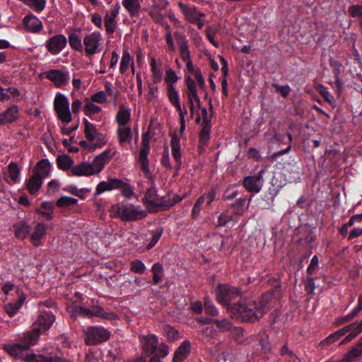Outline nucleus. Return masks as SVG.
Instances as JSON below:
<instances>
[{
  "label": "nucleus",
  "instance_id": "f257e3e1",
  "mask_svg": "<svg viewBox=\"0 0 362 362\" xmlns=\"http://www.w3.org/2000/svg\"><path fill=\"white\" fill-rule=\"evenodd\" d=\"M272 294L267 293L262 296V300L257 303L248 300H240L238 303L230 305L228 312L232 317L242 322H255L262 317L269 310V303Z\"/></svg>",
  "mask_w": 362,
  "mask_h": 362
},
{
  "label": "nucleus",
  "instance_id": "f03ea898",
  "mask_svg": "<svg viewBox=\"0 0 362 362\" xmlns=\"http://www.w3.org/2000/svg\"><path fill=\"white\" fill-rule=\"evenodd\" d=\"M117 152L115 146H109L98 155L92 163L83 162L71 167V175L81 177L98 174L103 170L105 165L117 154Z\"/></svg>",
  "mask_w": 362,
  "mask_h": 362
},
{
  "label": "nucleus",
  "instance_id": "7ed1b4c3",
  "mask_svg": "<svg viewBox=\"0 0 362 362\" xmlns=\"http://www.w3.org/2000/svg\"><path fill=\"white\" fill-rule=\"evenodd\" d=\"M39 338V329L35 328L27 332L21 339V342L16 344H6L3 346L4 350L10 356L16 358H22L24 361L25 356L23 354L30 346L36 344Z\"/></svg>",
  "mask_w": 362,
  "mask_h": 362
},
{
  "label": "nucleus",
  "instance_id": "20e7f679",
  "mask_svg": "<svg viewBox=\"0 0 362 362\" xmlns=\"http://www.w3.org/2000/svg\"><path fill=\"white\" fill-rule=\"evenodd\" d=\"M117 216L123 221H135L144 218L147 212L140 206L127 202H119L112 206Z\"/></svg>",
  "mask_w": 362,
  "mask_h": 362
},
{
  "label": "nucleus",
  "instance_id": "39448f33",
  "mask_svg": "<svg viewBox=\"0 0 362 362\" xmlns=\"http://www.w3.org/2000/svg\"><path fill=\"white\" fill-rule=\"evenodd\" d=\"M140 341L144 352L147 355L158 352L161 357H165L169 354L168 346L164 343L159 344L158 338L155 334L141 336Z\"/></svg>",
  "mask_w": 362,
  "mask_h": 362
},
{
  "label": "nucleus",
  "instance_id": "423d86ee",
  "mask_svg": "<svg viewBox=\"0 0 362 362\" xmlns=\"http://www.w3.org/2000/svg\"><path fill=\"white\" fill-rule=\"evenodd\" d=\"M83 50L86 57H91L101 52L103 46V37L100 31H93L83 37Z\"/></svg>",
  "mask_w": 362,
  "mask_h": 362
},
{
  "label": "nucleus",
  "instance_id": "0eeeda50",
  "mask_svg": "<svg viewBox=\"0 0 362 362\" xmlns=\"http://www.w3.org/2000/svg\"><path fill=\"white\" fill-rule=\"evenodd\" d=\"M54 108L57 118L63 123L69 124L72 120L70 104L68 98L57 93L54 100Z\"/></svg>",
  "mask_w": 362,
  "mask_h": 362
},
{
  "label": "nucleus",
  "instance_id": "6e6552de",
  "mask_svg": "<svg viewBox=\"0 0 362 362\" xmlns=\"http://www.w3.org/2000/svg\"><path fill=\"white\" fill-rule=\"evenodd\" d=\"M84 134L88 141L93 142V149L101 148L107 142V139L103 134L100 133L95 125L87 119L84 120Z\"/></svg>",
  "mask_w": 362,
  "mask_h": 362
},
{
  "label": "nucleus",
  "instance_id": "1a4fd4ad",
  "mask_svg": "<svg viewBox=\"0 0 362 362\" xmlns=\"http://www.w3.org/2000/svg\"><path fill=\"white\" fill-rule=\"evenodd\" d=\"M240 295V291L239 288L227 284L219 285L216 289V300L223 305H228L232 300Z\"/></svg>",
  "mask_w": 362,
  "mask_h": 362
},
{
  "label": "nucleus",
  "instance_id": "9d476101",
  "mask_svg": "<svg viewBox=\"0 0 362 362\" xmlns=\"http://www.w3.org/2000/svg\"><path fill=\"white\" fill-rule=\"evenodd\" d=\"M110 336V332L103 327H90L86 331L85 341L88 345H95L107 341Z\"/></svg>",
  "mask_w": 362,
  "mask_h": 362
},
{
  "label": "nucleus",
  "instance_id": "9b49d317",
  "mask_svg": "<svg viewBox=\"0 0 362 362\" xmlns=\"http://www.w3.org/2000/svg\"><path fill=\"white\" fill-rule=\"evenodd\" d=\"M120 8V4L117 2L110 10L105 11L103 22L106 33L108 35L114 33L117 28Z\"/></svg>",
  "mask_w": 362,
  "mask_h": 362
},
{
  "label": "nucleus",
  "instance_id": "f8f14e48",
  "mask_svg": "<svg viewBox=\"0 0 362 362\" xmlns=\"http://www.w3.org/2000/svg\"><path fill=\"white\" fill-rule=\"evenodd\" d=\"M143 202L151 206H163L169 208L173 206L177 201L169 200L163 197H158L157 190L155 187H151L147 189L145 197L143 198Z\"/></svg>",
  "mask_w": 362,
  "mask_h": 362
},
{
  "label": "nucleus",
  "instance_id": "ddd939ff",
  "mask_svg": "<svg viewBox=\"0 0 362 362\" xmlns=\"http://www.w3.org/2000/svg\"><path fill=\"white\" fill-rule=\"evenodd\" d=\"M66 37L63 34H57L46 40L45 47L51 54L57 55L66 47Z\"/></svg>",
  "mask_w": 362,
  "mask_h": 362
},
{
  "label": "nucleus",
  "instance_id": "4468645a",
  "mask_svg": "<svg viewBox=\"0 0 362 362\" xmlns=\"http://www.w3.org/2000/svg\"><path fill=\"white\" fill-rule=\"evenodd\" d=\"M71 315L73 317L81 316L83 317H102L104 318H108V314L105 313L103 309L100 307H93L91 309L86 308L82 306H76L71 311Z\"/></svg>",
  "mask_w": 362,
  "mask_h": 362
},
{
  "label": "nucleus",
  "instance_id": "2eb2a0df",
  "mask_svg": "<svg viewBox=\"0 0 362 362\" xmlns=\"http://www.w3.org/2000/svg\"><path fill=\"white\" fill-rule=\"evenodd\" d=\"M45 77L51 81L56 87L61 88L69 83L70 75L69 71L52 69L45 73Z\"/></svg>",
  "mask_w": 362,
  "mask_h": 362
},
{
  "label": "nucleus",
  "instance_id": "dca6fc26",
  "mask_svg": "<svg viewBox=\"0 0 362 362\" xmlns=\"http://www.w3.org/2000/svg\"><path fill=\"white\" fill-rule=\"evenodd\" d=\"M150 151L149 141L146 135L142 137L141 148L139 154V162L141 166L142 170L146 174H150L148 166V154Z\"/></svg>",
  "mask_w": 362,
  "mask_h": 362
},
{
  "label": "nucleus",
  "instance_id": "f3484780",
  "mask_svg": "<svg viewBox=\"0 0 362 362\" xmlns=\"http://www.w3.org/2000/svg\"><path fill=\"white\" fill-rule=\"evenodd\" d=\"M185 18L191 23H195L199 17H204L205 14L198 11L194 6H190L182 2L177 4Z\"/></svg>",
  "mask_w": 362,
  "mask_h": 362
},
{
  "label": "nucleus",
  "instance_id": "a211bd4d",
  "mask_svg": "<svg viewBox=\"0 0 362 362\" xmlns=\"http://www.w3.org/2000/svg\"><path fill=\"white\" fill-rule=\"evenodd\" d=\"M55 321L54 315L49 310L45 309L39 310V314L36 322L41 329L45 331L49 329Z\"/></svg>",
  "mask_w": 362,
  "mask_h": 362
},
{
  "label": "nucleus",
  "instance_id": "6ab92c4d",
  "mask_svg": "<svg viewBox=\"0 0 362 362\" xmlns=\"http://www.w3.org/2000/svg\"><path fill=\"white\" fill-rule=\"evenodd\" d=\"M19 117V110L17 105H11L0 113V126L16 122Z\"/></svg>",
  "mask_w": 362,
  "mask_h": 362
},
{
  "label": "nucleus",
  "instance_id": "aec40b11",
  "mask_svg": "<svg viewBox=\"0 0 362 362\" xmlns=\"http://www.w3.org/2000/svg\"><path fill=\"white\" fill-rule=\"evenodd\" d=\"M142 1L139 0H122V4L128 13L130 18H138L141 11Z\"/></svg>",
  "mask_w": 362,
  "mask_h": 362
},
{
  "label": "nucleus",
  "instance_id": "412c9836",
  "mask_svg": "<svg viewBox=\"0 0 362 362\" xmlns=\"http://www.w3.org/2000/svg\"><path fill=\"white\" fill-rule=\"evenodd\" d=\"M262 171H260L259 175L247 176L244 179L243 185L248 192L257 193L260 191L262 187Z\"/></svg>",
  "mask_w": 362,
  "mask_h": 362
},
{
  "label": "nucleus",
  "instance_id": "4be33fe9",
  "mask_svg": "<svg viewBox=\"0 0 362 362\" xmlns=\"http://www.w3.org/2000/svg\"><path fill=\"white\" fill-rule=\"evenodd\" d=\"M23 22L26 30L30 33H37L42 29L41 21L33 14L25 16Z\"/></svg>",
  "mask_w": 362,
  "mask_h": 362
},
{
  "label": "nucleus",
  "instance_id": "5701e85b",
  "mask_svg": "<svg viewBox=\"0 0 362 362\" xmlns=\"http://www.w3.org/2000/svg\"><path fill=\"white\" fill-rule=\"evenodd\" d=\"M51 168L52 165L48 159H41L35 165L33 174L43 180L49 175Z\"/></svg>",
  "mask_w": 362,
  "mask_h": 362
},
{
  "label": "nucleus",
  "instance_id": "b1692460",
  "mask_svg": "<svg viewBox=\"0 0 362 362\" xmlns=\"http://www.w3.org/2000/svg\"><path fill=\"white\" fill-rule=\"evenodd\" d=\"M67 42L71 49L78 52H82L83 50V42L81 38L80 32L69 31L68 32Z\"/></svg>",
  "mask_w": 362,
  "mask_h": 362
},
{
  "label": "nucleus",
  "instance_id": "393cba45",
  "mask_svg": "<svg viewBox=\"0 0 362 362\" xmlns=\"http://www.w3.org/2000/svg\"><path fill=\"white\" fill-rule=\"evenodd\" d=\"M47 233V226L43 223H37L33 229L30 235V240L33 245L39 246L42 245V239Z\"/></svg>",
  "mask_w": 362,
  "mask_h": 362
},
{
  "label": "nucleus",
  "instance_id": "a878e982",
  "mask_svg": "<svg viewBox=\"0 0 362 362\" xmlns=\"http://www.w3.org/2000/svg\"><path fill=\"white\" fill-rule=\"evenodd\" d=\"M122 184V180L119 179H110L107 182H100L96 187L95 196L103 193L105 191H110L113 189H117Z\"/></svg>",
  "mask_w": 362,
  "mask_h": 362
},
{
  "label": "nucleus",
  "instance_id": "bb28decb",
  "mask_svg": "<svg viewBox=\"0 0 362 362\" xmlns=\"http://www.w3.org/2000/svg\"><path fill=\"white\" fill-rule=\"evenodd\" d=\"M131 119V110L127 106L121 105L115 116V121L119 127L126 126Z\"/></svg>",
  "mask_w": 362,
  "mask_h": 362
},
{
  "label": "nucleus",
  "instance_id": "cd10ccee",
  "mask_svg": "<svg viewBox=\"0 0 362 362\" xmlns=\"http://www.w3.org/2000/svg\"><path fill=\"white\" fill-rule=\"evenodd\" d=\"M185 80L187 88V96L188 100H194L195 103L199 107L200 99L197 94V85L195 81L192 79L190 76H186Z\"/></svg>",
  "mask_w": 362,
  "mask_h": 362
},
{
  "label": "nucleus",
  "instance_id": "c85d7f7f",
  "mask_svg": "<svg viewBox=\"0 0 362 362\" xmlns=\"http://www.w3.org/2000/svg\"><path fill=\"white\" fill-rule=\"evenodd\" d=\"M177 45L180 48V57L182 61L187 62L191 60L187 37L182 35L176 36Z\"/></svg>",
  "mask_w": 362,
  "mask_h": 362
},
{
  "label": "nucleus",
  "instance_id": "c756f323",
  "mask_svg": "<svg viewBox=\"0 0 362 362\" xmlns=\"http://www.w3.org/2000/svg\"><path fill=\"white\" fill-rule=\"evenodd\" d=\"M191 343L188 340L184 341L174 354L173 362H182L190 353Z\"/></svg>",
  "mask_w": 362,
  "mask_h": 362
},
{
  "label": "nucleus",
  "instance_id": "7c9ffc66",
  "mask_svg": "<svg viewBox=\"0 0 362 362\" xmlns=\"http://www.w3.org/2000/svg\"><path fill=\"white\" fill-rule=\"evenodd\" d=\"M7 170L8 177L6 178V182L10 185L20 182L21 170L18 165L14 162H11L8 165Z\"/></svg>",
  "mask_w": 362,
  "mask_h": 362
},
{
  "label": "nucleus",
  "instance_id": "2f4dec72",
  "mask_svg": "<svg viewBox=\"0 0 362 362\" xmlns=\"http://www.w3.org/2000/svg\"><path fill=\"white\" fill-rule=\"evenodd\" d=\"M118 143L123 146L125 143H130L132 139V129L129 127H119L116 131Z\"/></svg>",
  "mask_w": 362,
  "mask_h": 362
},
{
  "label": "nucleus",
  "instance_id": "473e14b6",
  "mask_svg": "<svg viewBox=\"0 0 362 362\" xmlns=\"http://www.w3.org/2000/svg\"><path fill=\"white\" fill-rule=\"evenodd\" d=\"M25 300V297L24 296H21L16 302L5 304L4 305L5 312L9 315V317H13L18 312Z\"/></svg>",
  "mask_w": 362,
  "mask_h": 362
},
{
  "label": "nucleus",
  "instance_id": "72a5a7b5",
  "mask_svg": "<svg viewBox=\"0 0 362 362\" xmlns=\"http://www.w3.org/2000/svg\"><path fill=\"white\" fill-rule=\"evenodd\" d=\"M202 129L199 134V141L205 144L210 139L211 119L204 117L202 123Z\"/></svg>",
  "mask_w": 362,
  "mask_h": 362
},
{
  "label": "nucleus",
  "instance_id": "f704fd0d",
  "mask_svg": "<svg viewBox=\"0 0 362 362\" xmlns=\"http://www.w3.org/2000/svg\"><path fill=\"white\" fill-rule=\"evenodd\" d=\"M43 180L35 175H33L26 182L27 189L32 194H35L41 187Z\"/></svg>",
  "mask_w": 362,
  "mask_h": 362
},
{
  "label": "nucleus",
  "instance_id": "c9c22d12",
  "mask_svg": "<svg viewBox=\"0 0 362 362\" xmlns=\"http://www.w3.org/2000/svg\"><path fill=\"white\" fill-rule=\"evenodd\" d=\"M24 361L25 362H57L58 357L29 354L25 356Z\"/></svg>",
  "mask_w": 362,
  "mask_h": 362
},
{
  "label": "nucleus",
  "instance_id": "e433bc0d",
  "mask_svg": "<svg viewBox=\"0 0 362 362\" xmlns=\"http://www.w3.org/2000/svg\"><path fill=\"white\" fill-rule=\"evenodd\" d=\"M102 112V108L95 105L91 100L86 98V103L84 105V113L86 115L93 117V116L99 114Z\"/></svg>",
  "mask_w": 362,
  "mask_h": 362
},
{
  "label": "nucleus",
  "instance_id": "4c0bfd02",
  "mask_svg": "<svg viewBox=\"0 0 362 362\" xmlns=\"http://www.w3.org/2000/svg\"><path fill=\"white\" fill-rule=\"evenodd\" d=\"M151 271L153 274V284L156 285L159 284L162 281L163 276L164 269L163 265L159 262L154 263L151 267Z\"/></svg>",
  "mask_w": 362,
  "mask_h": 362
},
{
  "label": "nucleus",
  "instance_id": "58836bf2",
  "mask_svg": "<svg viewBox=\"0 0 362 362\" xmlns=\"http://www.w3.org/2000/svg\"><path fill=\"white\" fill-rule=\"evenodd\" d=\"M171 148H172V154L173 158L177 164L180 165L181 163V153H180V139L177 136H173L171 139L170 141Z\"/></svg>",
  "mask_w": 362,
  "mask_h": 362
},
{
  "label": "nucleus",
  "instance_id": "ea45409f",
  "mask_svg": "<svg viewBox=\"0 0 362 362\" xmlns=\"http://www.w3.org/2000/svg\"><path fill=\"white\" fill-rule=\"evenodd\" d=\"M163 333L171 341L177 340L179 337L177 330L169 325H163Z\"/></svg>",
  "mask_w": 362,
  "mask_h": 362
},
{
  "label": "nucleus",
  "instance_id": "a19ab883",
  "mask_svg": "<svg viewBox=\"0 0 362 362\" xmlns=\"http://www.w3.org/2000/svg\"><path fill=\"white\" fill-rule=\"evenodd\" d=\"M15 235L20 238H25L30 231V228L26 223L22 222L14 226Z\"/></svg>",
  "mask_w": 362,
  "mask_h": 362
},
{
  "label": "nucleus",
  "instance_id": "79ce46f5",
  "mask_svg": "<svg viewBox=\"0 0 362 362\" xmlns=\"http://www.w3.org/2000/svg\"><path fill=\"white\" fill-rule=\"evenodd\" d=\"M361 356H362V345L358 344L344 356V360L353 361Z\"/></svg>",
  "mask_w": 362,
  "mask_h": 362
},
{
  "label": "nucleus",
  "instance_id": "37998d69",
  "mask_svg": "<svg viewBox=\"0 0 362 362\" xmlns=\"http://www.w3.org/2000/svg\"><path fill=\"white\" fill-rule=\"evenodd\" d=\"M57 161L58 167L62 170L69 169L74 163L71 157H69L67 155L59 156L57 159Z\"/></svg>",
  "mask_w": 362,
  "mask_h": 362
},
{
  "label": "nucleus",
  "instance_id": "c03bdc74",
  "mask_svg": "<svg viewBox=\"0 0 362 362\" xmlns=\"http://www.w3.org/2000/svg\"><path fill=\"white\" fill-rule=\"evenodd\" d=\"M130 269L134 273L142 274L145 272L146 267L141 260L134 259L130 262Z\"/></svg>",
  "mask_w": 362,
  "mask_h": 362
},
{
  "label": "nucleus",
  "instance_id": "a18cd8bd",
  "mask_svg": "<svg viewBox=\"0 0 362 362\" xmlns=\"http://www.w3.org/2000/svg\"><path fill=\"white\" fill-rule=\"evenodd\" d=\"M214 324L216 325L218 329L223 332H227L232 329V322L226 318L215 319Z\"/></svg>",
  "mask_w": 362,
  "mask_h": 362
},
{
  "label": "nucleus",
  "instance_id": "49530a36",
  "mask_svg": "<svg viewBox=\"0 0 362 362\" xmlns=\"http://www.w3.org/2000/svg\"><path fill=\"white\" fill-rule=\"evenodd\" d=\"M78 202V200L75 198L63 196L57 199L56 204L59 207H66L72 205H76Z\"/></svg>",
  "mask_w": 362,
  "mask_h": 362
},
{
  "label": "nucleus",
  "instance_id": "de8ad7c7",
  "mask_svg": "<svg viewBox=\"0 0 362 362\" xmlns=\"http://www.w3.org/2000/svg\"><path fill=\"white\" fill-rule=\"evenodd\" d=\"M168 96L170 103L174 105L180 103V96L178 92L175 90L173 85L168 86Z\"/></svg>",
  "mask_w": 362,
  "mask_h": 362
},
{
  "label": "nucleus",
  "instance_id": "09e8293b",
  "mask_svg": "<svg viewBox=\"0 0 362 362\" xmlns=\"http://www.w3.org/2000/svg\"><path fill=\"white\" fill-rule=\"evenodd\" d=\"M131 61L132 57L129 52L124 51L119 66V71L122 74H124L127 70Z\"/></svg>",
  "mask_w": 362,
  "mask_h": 362
},
{
  "label": "nucleus",
  "instance_id": "8fccbe9b",
  "mask_svg": "<svg viewBox=\"0 0 362 362\" xmlns=\"http://www.w3.org/2000/svg\"><path fill=\"white\" fill-rule=\"evenodd\" d=\"M204 310L205 312L211 316H216L218 314V309L208 298H206L204 301Z\"/></svg>",
  "mask_w": 362,
  "mask_h": 362
},
{
  "label": "nucleus",
  "instance_id": "3c124183",
  "mask_svg": "<svg viewBox=\"0 0 362 362\" xmlns=\"http://www.w3.org/2000/svg\"><path fill=\"white\" fill-rule=\"evenodd\" d=\"M90 100L94 103H105L107 101V94L105 91H98L91 95Z\"/></svg>",
  "mask_w": 362,
  "mask_h": 362
},
{
  "label": "nucleus",
  "instance_id": "603ef678",
  "mask_svg": "<svg viewBox=\"0 0 362 362\" xmlns=\"http://www.w3.org/2000/svg\"><path fill=\"white\" fill-rule=\"evenodd\" d=\"M162 233L163 230L161 229H156V230L153 231L151 240L150 243L146 245L147 250H150L158 243L162 235Z\"/></svg>",
  "mask_w": 362,
  "mask_h": 362
},
{
  "label": "nucleus",
  "instance_id": "864d4df0",
  "mask_svg": "<svg viewBox=\"0 0 362 362\" xmlns=\"http://www.w3.org/2000/svg\"><path fill=\"white\" fill-rule=\"evenodd\" d=\"M120 187H119L118 189H122V195L128 199H130L133 194H134V189L131 187L130 185L125 183L122 181V184L119 185Z\"/></svg>",
  "mask_w": 362,
  "mask_h": 362
},
{
  "label": "nucleus",
  "instance_id": "5fc2aeb1",
  "mask_svg": "<svg viewBox=\"0 0 362 362\" xmlns=\"http://www.w3.org/2000/svg\"><path fill=\"white\" fill-rule=\"evenodd\" d=\"M165 74L166 76L165 81L168 84V86L173 85V83L177 82L178 77L172 69H166Z\"/></svg>",
  "mask_w": 362,
  "mask_h": 362
},
{
  "label": "nucleus",
  "instance_id": "6e6d98bb",
  "mask_svg": "<svg viewBox=\"0 0 362 362\" xmlns=\"http://www.w3.org/2000/svg\"><path fill=\"white\" fill-rule=\"evenodd\" d=\"M346 327L349 329V332L352 334H354V337H356L362 332V320L359 322H354Z\"/></svg>",
  "mask_w": 362,
  "mask_h": 362
},
{
  "label": "nucleus",
  "instance_id": "4d7b16f0",
  "mask_svg": "<svg viewBox=\"0 0 362 362\" xmlns=\"http://www.w3.org/2000/svg\"><path fill=\"white\" fill-rule=\"evenodd\" d=\"M245 199L240 198V199H237L235 201V202L233 204L232 206L233 208L234 212L236 214L243 215V211H244L243 206L245 205Z\"/></svg>",
  "mask_w": 362,
  "mask_h": 362
},
{
  "label": "nucleus",
  "instance_id": "13d9d810",
  "mask_svg": "<svg viewBox=\"0 0 362 362\" xmlns=\"http://www.w3.org/2000/svg\"><path fill=\"white\" fill-rule=\"evenodd\" d=\"M105 88L108 95L112 98L113 103L115 105L117 104L119 96V91L117 89L113 90L110 83H107L105 84Z\"/></svg>",
  "mask_w": 362,
  "mask_h": 362
},
{
  "label": "nucleus",
  "instance_id": "bf43d9fd",
  "mask_svg": "<svg viewBox=\"0 0 362 362\" xmlns=\"http://www.w3.org/2000/svg\"><path fill=\"white\" fill-rule=\"evenodd\" d=\"M152 72V81L154 83H158L161 82L163 79V71L160 67L156 68L154 69H151Z\"/></svg>",
  "mask_w": 362,
  "mask_h": 362
},
{
  "label": "nucleus",
  "instance_id": "052dcab7",
  "mask_svg": "<svg viewBox=\"0 0 362 362\" xmlns=\"http://www.w3.org/2000/svg\"><path fill=\"white\" fill-rule=\"evenodd\" d=\"M90 21L96 28H102L103 19L98 13L95 12L90 14Z\"/></svg>",
  "mask_w": 362,
  "mask_h": 362
},
{
  "label": "nucleus",
  "instance_id": "680f3d73",
  "mask_svg": "<svg viewBox=\"0 0 362 362\" xmlns=\"http://www.w3.org/2000/svg\"><path fill=\"white\" fill-rule=\"evenodd\" d=\"M350 15L354 17H362V5H354L349 8Z\"/></svg>",
  "mask_w": 362,
  "mask_h": 362
},
{
  "label": "nucleus",
  "instance_id": "e2e57ef3",
  "mask_svg": "<svg viewBox=\"0 0 362 362\" xmlns=\"http://www.w3.org/2000/svg\"><path fill=\"white\" fill-rule=\"evenodd\" d=\"M318 267V257L315 255L311 259L310 263L307 269L309 275H313Z\"/></svg>",
  "mask_w": 362,
  "mask_h": 362
},
{
  "label": "nucleus",
  "instance_id": "0e129e2a",
  "mask_svg": "<svg viewBox=\"0 0 362 362\" xmlns=\"http://www.w3.org/2000/svg\"><path fill=\"white\" fill-rule=\"evenodd\" d=\"M59 185L58 182L55 180H51L48 183L47 192L49 195H52L59 189Z\"/></svg>",
  "mask_w": 362,
  "mask_h": 362
},
{
  "label": "nucleus",
  "instance_id": "69168bd1",
  "mask_svg": "<svg viewBox=\"0 0 362 362\" xmlns=\"http://www.w3.org/2000/svg\"><path fill=\"white\" fill-rule=\"evenodd\" d=\"M338 340H339V338L337 337V334L334 332V333L329 334L327 337H326L324 340H322L320 342V345L322 346H325L332 344Z\"/></svg>",
  "mask_w": 362,
  "mask_h": 362
},
{
  "label": "nucleus",
  "instance_id": "338daca9",
  "mask_svg": "<svg viewBox=\"0 0 362 362\" xmlns=\"http://www.w3.org/2000/svg\"><path fill=\"white\" fill-rule=\"evenodd\" d=\"M194 78L200 88L205 90L206 84L200 71H194Z\"/></svg>",
  "mask_w": 362,
  "mask_h": 362
},
{
  "label": "nucleus",
  "instance_id": "774afa93",
  "mask_svg": "<svg viewBox=\"0 0 362 362\" xmlns=\"http://www.w3.org/2000/svg\"><path fill=\"white\" fill-rule=\"evenodd\" d=\"M276 90L284 97L286 98L289 93L291 88L288 86H275Z\"/></svg>",
  "mask_w": 362,
  "mask_h": 362
}]
</instances>
